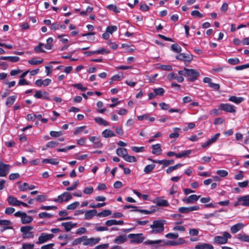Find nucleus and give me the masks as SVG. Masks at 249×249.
Returning <instances> with one entry per match:
<instances>
[{
	"label": "nucleus",
	"mask_w": 249,
	"mask_h": 249,
	"mask_svg": "<svg viewBox=\"0 0 249 249\" xmlns=\"http://www.w3.org/2000/svg\"><path fill=\"white\" fill-rule=\"evenodd\" d=\"M124 78V76L123 73H120L118 74L115 75L113 76L111 78V79L113 81H120Z\"/></svg>",
	"instance_id": "nucleus-55"
},
{
	"label": "nucleus",
	"mask_w": 249,
	"mask_h": 249,
	"mask_svg": "<svg viewBox=\"0 0 249 249\" xmlns=\"http://www.w3.org/2000/svg\"><path fill=\"white\" fill-rule=\"evenodd\" d=\"M176 59L181 61H188L191 60L192 58L189 55L185 53H180L176 56Z\"/></svg>",
	"instance_id": "nucleus-28"
},
{
	"label": "nucleus",
	"mask_w": 249,
	"mask_h": 249,
	"mask_svg": "<svg viewBox=\"0 0 249 249\" xmlns=\"http://www.w3.org/2000/svg\"><path fill=\"white\" fill-rule=\"evenodd\" d=\"M54 237L53 234H48L45 232L41 233L38 238L36 243L38 244H43L48 241L51 240Z\"/></svg>",
	"instance_id": "nucleus-7"
},
{
	"label": "nucleus",
	"mask_w": 249,
	"mask_h": 249,
	"mask_svg": "<svg viewBox=\"0 0 249 249\" xmlns=\"http://www.w3.org/2000/svg\"><path fill=\"white\" fill-rule=\"evenodd\" d=\"M36 188V186L33 185H29L27 183L24 182L19 187V190L22 192L26 191L27 190H32Z\"/></svg>",
	"instance_id": "nucleus-18"
},
{
	"label": "nucleus",
	"mask_w": 249,
	"mask_h": 249,
	"mask_svg": "<svg viewBox=\"0 0 249 249\" xmlns=\"http://www.w3.org/2000/svg\"><path fill=\"white\" fill-rule=\"evenodd\" d=\"M72 198L71 194L68 192H65L58 196L57 198H53V200L56 203H61L63 202H68Z\"/></svg>",
	"instance_id": "nucleus-6"
},
{
	"label": "nucleus",
	"mask_w": 249,
	"mask_h": 249,
	"mask_svg": "<svg viewBox=\"0 0 249 249\" xmlns=\"http://www.w3.org/2000/svg\"><path fill=\"white\" fill-rule=\"evenodd\" d=\"M107 8L110 10L114 11L116 13H119L120 12V9L117 7L114 4H110L107 6Z\"/></svg>",
	"instance_id": "nucleus-42"
},
{
	"label": "nucleus",
	"mask_w": 249,
	"mask_h": 249,
	"mask_svg": "<svg viewBox=\"0 0 249 249\" xmlns=\"http://www.w3.org/2000/svg\"><path fill=\"white\" fill-rule=\"evenodd\" d=\"M200 197V196L192 195L187 197L182 198V201L186 204H194L198 200Z\"/></svg>",
	"instance_id": "nucleus-12"
},
{
	"label": "nucleus",
	"mask_w": 249,
	"mask_h": 249,
	"mask_svg": "<svg viewBox=\"0 0 249 249\" xmlns=\"http://www.w3.org/2000/svg\"><path fill=\"white\" fill-rule=\"evenodd\" d=\"M95 52L96 54H106L109 53V51L105 48H101L97 50H95Z\"/></svg>",
	"instance_id": "nucleus-63"
},
{
	"label": "nucleus",
	"mask_w": 249,
	"mask_h": 249,
	"mask_svg": "<svg viewBox=\"0 0 249 249\" xmlns=\"http://www.w3.org/2000/svg\"><path fill=\"white\" fill-rule=\"evenodd\" d=\"M171 49L175 53H178L181 51V48L177 44L172 45Z\"/></svg>",
	"instance_id": "nucleus-48"
},
{
	"label": "nucleus",
	"mask_w": 249,
	"mask_h": 249,
	"mask_svg": "<svg viewBox=\"0 0 249 249\" xmlns=\"http://www.w3.org/2000/svg\"><path fill=\"white\" fill-rule=\"evenodd\" d=\"M47 94V92L46 91L42 92L41 90H36L34 94V97L37 99H39L41 98L43 95Z\"/></svg>",
	"instance_id": "nucleus-46"
},
{
	"label": "nucleus",
	"mask_w": 249,
	"mask_h": 249,
	"mask_svg": "<svg viewBox=\"0 0 249 249\" xmlns=\"http://www.w3.org/2000/svg\"><path fill=\"white\" fill-rule=\"evenodd\" d=\"M11 166L9 164H5L0 160V177H4L8 174Z\"/></svg>",
	"instance_id": "nucleus-8"
},
{
	"label": "nucleus",
	"mask_w": 249,
	"mask_h": 249,
	"mask_svg": "<svg viewBox=\"0 0 249 249\" xmlns=\"http://www.w3.org/2000/svg\"><path fill=\"white\" fill-rule=\"evenodd\" d=\"M80 203L78 201L74 202L67 206V209L70 210H73L78 207Z\"/></svg>",
	"instance_id": "nucleus-43"
},
{
	"label": "nucleus",
	"mask_w": 249,
	"mask_h": 249,
	"mask_svg": "<svg viewBox=\"0 0 249 249\" xmlns=\"http://www.w3.org/2000/svg\"><path fill=\"white\" fill-rule=\"evenodd\" d=\"M153 148L152 153L155 155H160L161 153L162 150L160 144H156L152 146Z\"/></svg>",
	"instance_id": "nucleus-31"
},
{
	"label": "nucleus",
	"mask_w": 249,
	"mask_h": 249,
	"mask_svg": "<svg viewBox=\"0 0 249 249\" xmlns=\"http://www.w3.org/2000/svg\"><path fill=\"white\" fill-rule=\"evenodd\" d=\"M241 206L249 207V195L240 196Z\"/></svg>",
	"instance_id": "nucleus-26"
},
{
	"label": "nucleus",
	"mask_w": 249,
	"mask_h": 249,
	"mask_svg": "<svg viewBox=\"0 0 249 249\" xmlns=\"http://www.w3.org/2000/svg\"><path fill=\"white\" fill-rule=\"evenodd\" d=\"M89 140L94 144L95 148H100L103 145L100 137L90 136L89 137Z\"/></svg>",
	"instance_id": "nucleus-11"
},
{
	"label": "nucleus",
	"mask_w": 249,
	"mask_h": 249,
	"mask_svg": "<svg viewBox=\"0 0 249 249\" xmlns=\"http://www.w3.org/2000/svg\"><path fill=\"white\" fill-rule=\"evenodd\" d=\"M45 44L39 43L38 45V46H36L35 48V51L36 53H40V52H45V51L43 49V47H44Z\"/></svg>",
	"instance_id": "nucleus-45"
},
{
	"label": "nucleus",
	"mask_w": 249,
	"mask_h": 249,
	"mask_svg": "<svg viewBox=\"0 0 249 249\" xmlns=\"http://www.w3.org/2000/svg\"><path fill=\"white\" fill-rule=\"evenodd\" d=\"M42 162L44 163H51L53 165L57 164L59 162L54 159H45L42 160Z\"/></svg>",
	"instance_id": "nucleus-38"
},
{
	"label": "nucleus",
	"mask_w": 249,
	"mask_h": 249,
	"mask_svg": "<svg viewBox=\"0 0 249 249\" xmlns=\"http://www.w3.org/2000/svg\"><path fill=\"white\" fill-rule=\"evenodd\" d=\"M116 154L120 157L124 159L127 154V151L125 148H118L116 149Z\"/></svg>",
	"instance_id": "nucleus-30"
},
{
	"label": "nucleus",
	"mask_w": 249,
	"mask_h": 249,
	"mask_svg": "<svg viewBox=\"0 0 249 249\" xmlns=\"http://www.w3.org/2000/svg\"><path fill=\"white\" fill-rule=\"evenodd\" d=\"M127 240V238L125 235H120L117 237L114 240V242L116 244H122L125 242Z\"/></svg>",
	"instance_id": "nucleus-33"
},
{
	"label": "nucleus",
	"mask_w": 249,
	"mask_h": 249,
	"mask_svg": "<svg viewBox=\"0 0 249 249\" xmlns=\"http://www.w3.org/2000/svg\"><path fill=\"white\" fill-rule=\"evenodd\" d=\"M232 237L231 234L227 231L222 232V235L215 236L213 239V243L214 244H225L228 240Z\"/></svg>",
	"instance_id": "nucleus-3"
},
{
	"label": "nucleus",
	"mask_w": 249,
	"mask_h": 249,
	"mask_svg": "<svg viewBox=\"0 0 249 249\" xmlns=\"http://www.w3.org/2000/svg\"><path fill=\"white\" fill-rule=\"evenodd\" d=\"M117 30V27L116 26H108L106 28V30L108 33L110 34H112L114 32H116Z\"/></svg>",
	"instance_id": "nucleus-54"
},
{
	"label": "nucleus",
	"mask_w": 249,
	"mask_h": 249,
	"mask_svg": "<svg viewBox=\"0 0 249 249\" xmlns=\"http://www.w3.org/2000/svg\"><path fill=\"white\" fill-rule=\"evenodd\" d=\"M14 216L17 217H20L21 223L23 224L30 223L33 220V218L28 215L25 212L18 211L15 213Z\"/></svg>",
	"instance_id": "nucleus-5"
},
{
	"label": "nucleus",
	"mask_w": 249,
	"mask_h": 249,
	"mask_svg": "<svg viewBox=\"0 0 249 249\" xmlns=\"http://www.w3.org/2000/svg\"><path fill=\"white\" fill-rule=\"evenodd\" d=\"M93 191L94 189L93 187L88 186L84 189L83 193L85 194L90 195L93 193Z\"/></svg>",
	"instance_id": "nucleus-53"
},
{
	"label": "nucleus",
	"mask_w": 249,
	"mask_h": 249,
	"mask_svg": "<svg viewBox=\"0 0 249 249\" xmlns=\"http://www.w3.org/2000/svg\"><path fill=\"white\" fill-rule=\"evenodd\" d=\"M178 212L182 213H190V209L189 207H182L178 209Z\"/></svg>",
	"instance_id": "nucleus-62"
},
{
	"label": "nucleus",
	"mask_w": 249,
	"mask_h": 249,
	"mask_svg": "<svg viewBox=\"0 0 249 249\" xmlns=\"http://www.w3.org/2000/svg\"><path fill=\"white\" fill-rule=\"evenodd\" d=\"M124 159L125 161L129 162H136L137 161V159L135 157L128 155L127 154Z\"/></svg>",
	"instance_id": "nucleus-49"
},
{
	"label": "nucleus",
	"mask_w": 249,
	"mask_h": 249,
	"mask_svg": "<svg viewBox=\"0 0 249 249\" xmlns=\"http://www.w3.org/2000/svg\"><path fill=\"white\" fill-rule=\"evenodd\" d=\"M53 216V214L46 212H42L38 214V217L41 219L50 218Z\"/></svg>",
	"instance_id": "nucleus-39"
},
{
	"label": "nucleus",
	"mask_w": 249,
	"mask_h": 249,
	"mask_svg": "<svg viewBox=\"0 0 249 249\" xmlns=\"http://www.w3.org/2000/svg\"><path fill=\"white\" fill-rule=\"evenodd\" d=\"M153 202L155 203L157 206L160 207H168L169 206V203L168 201L163 198L162 197H158L156 198Z\"/></svg>",
	"instance_id": "nucleus-13"
},
{
	"label": "nucleus",
	"mask_w": 249,
	"mask_h": 249,
	"mask_svg": "<svg viewBox=\"0 0 249 249\" xmlns=\"http://www.w3.org/2000/svg\"><path fill=\"white\" fill-rule=\"evenodd\" d=\"M100 239L99 238H90L85 240L84 243V245L92 246L99 242Z\"/></svg>",
	"instance_id": "nucleus-16"
},
{
	"label": "nucleus",
	"mask_w": 249,
	"mask_h": 249,
	"mask_svg": "<svg viewBox=\"0 0 249 249\" xmlns=\"http://www.w3.org/2000/svg\"><path fill=\"white\" fill-rule=\"evenodd\" d=\"M50 134L52 137L58 138L63 134V132L62 131H51Z\"/></svg>",
	"instance_id": "nucleus-51"
},
{
	"label": "nucleus",
	"mask_w": 249,
	"mask_h": 249,
	"mask_svg": "<svg viewBox=\"0 0 249 249\" xmlns=\"http://www.w3.org/2000/svg\"><path fill=\"white\" fill-rule=\"evenodd\" d=\"M86 127V126H82L76 127L73 132L74 135H76L77 134H81Z\"/></svg>",
	"instance_id": "nucleus-52"
},
{
	"label": "nucleus",
	"mask_w": 249,
	"mask_h": 249,
	"mask_svg": "<svg viewBox=\"0 0 249 249\" xmlns=\"http://www.w3.org/2000/svg\"><path fill=\"white\" fill-rule=\"evenodd\" d=\"M216 173L221 177H226L228 175V172L225 170H218L216 171Z\"/></svg>",
	"instance_id": "nucleus-50"
},
{
	"label": "nucleus",
	"mask_w": 249,
	"mask_h": 249,
	"mask_svg": "<svg viewBox=\"0 0 249 249\" xmlns=\"http://www.w3.org/2000/svg\"><path fill=\"white\" fill-rule=\"evenodd\" d=\"M85 220H89L97 214V211L95 209L90 210L85 212Z\"/></svg>",
	"instance_id": "nucleus-19"
},
{
	"label": "nucleus",
	"mask_w": 249,
	"mask_h": 249,
	"mask_svg": "<svg viewBox=\"0 0 249 249\" xmlns=\"http://www.w3.org/2000/svg\"><path fill=\"white\" fill-rule=\"evenodd\" d=\"M164 221L161 220H155L152 224L150 225L152 229L151 232L154 234H158L162 232L164 229Z\"/></svg>",
	"instance_id": "nucleus-2"
},
{
	"label": "nucleus",
	"mask_w": 249,
	"mask_h": 249,
	"mask_svg": "<svg viewBox=\"0 0 249 249\" xmlns=\"http://www.w3.org/2000/svg\"><path fill=\"white\" fill-rule=\"evenodd\" d=\"M228 62L231 65H236L240 63L239 59L237 58H230L228 59Z\"/></svg>",
	"instance_id": "nucleus-57"
},
{
	"label": "nucleus",
	"mask_w": 249,
	"mask_h": 249,
	"mask_svg": "<svg viewBox=\"0 0 249 249\" xmlns=\"http://www.w3.org/2000/svg\"><path fill=\"white\" fill-rule=\"evenodd\" d=\"M145 243L147 245H152L158 247L162 246L163 245L176 246L177 243L176 241H164L162 240H147Z\"/></svg>",
	"instance_id": "nucleus-4"
},
{
	"label": "nucleus",
	"mask_w": 249,
	"mask_h": 249,
	"mask_svg": "<svg viewBox=\"0 0 249 249\" xmlns=\"http://www.w3.org/2000/svg\"><path fill=\"white\" fill-rule=\"evenodd\" d=\"M178 191V187L176 184H173L170 188L169 189L168 192L169 194L171 196H173L175 195Z\"/></svg>",
	"instance_id": "nucleus-36"
},
{
	"label": "nucleus",
	"mask_w": 249,
	"mask_h": 249,
	"mask_svg": "<svg viewBox=\"0 0 249 249\" xmlns=\"http://www.w3.org/2000/svg\"><path fill=\"white\" fill-rule=\"evenodd\" d=\"M155 167V164H148L145 167L143 171L145 174L151 172Z\"/></svg>",
	"instance_id": "nucleus-40"
},
{
	"label": "nucleus",
	"mask_w": 249,
	"mask_h": 249,
	"mask_svg": "<svg viewBox=\"0 0 249 249\" xmlns=\"http://www.w3.org/2000/svg\"><path fill=\"white\" fill-rule=\"evenodd\" d=\"M124 223L123 220H116L115 219H110L106 221L105 225L107 227H110L113 225H122Z\"/></svg>",
	"instance_id": "nucleus-17"
},
{
	"label": "nucleus",
	"mask_w": 249,
	"mask_h": 249,
	"mask_svg": "<svg viewBox=\"0 0 249 249\" xmlns=\"http://www.w3.org/2000/svg\"><path fill=\"white\" fill-rule=\"evenodd\" d=\"M218 107L220 109L230 113H235L236 110L233 105L229 104H220Z\"/></svg>",
	"instance_id": "nucleus-9"
},
{
	"label": "nucleus",
	"mask_w": 249,
	"mask_h": 249,
	"mask_svg": "<svg viewBox=\"0 0 249 249\" xmlns=\"http://www.w3.org/2000/svg\"><path fill=\"white\" fill-rule=\"evenodd\" d=\"M178 74L183 75V77H187L189 81H194L199 76V72L194 69L184 68L183 70L178 71Z\"/></svg>",
	"instance_id": "nucleus-1"
},
{
	"label": "nucleus",
	"mask_w": 249,
	"mask_h": 249,
	"mask_svg": "<svg viewBox=\"0 0 249 249\" xmlns=\"http://www.w3.org/2000/svg\"><path fill=\"white\" fill-rule=\"evenodd\" d=\"M17 96L16 95H13L9 97L6 100V105L7 106H11L15 102Z\"/></svg>",
	"instance_id": "nucleus-34"
},
{
	"label": "nucleus",
	"mask_w": 249,
	"mask_h": 249,
	"mask_svg": "<svg viewBox=\"0 0 249 249\" xmlns=\"http://www.w3.org/2000/svg\"><path fill=\"white\" fill-rule=\"evenodd\" d=\"M131 148L134 152H136V153L142 152L144 150V147L143 146H142V147L132 146Z\"/></svg>",
	"instance_id": "nucleus-61"
},
{
	"label": "nucleus",
	"mask_w": 249,
	"mask_h": 249,
	"mask_svg": "<svg viewBox=\"0 0 249 249\" xmlns=\"http://www.w3.org/2000/svg\"><path fill=\"white\" fill-rule=\"evenodd\" d=\"M142 234H128V238L130 239L131 242L133 243H141L142 242L143 238Z\"/></svg>",
	"instance_id": "nucleus-10"
},
{
	"label": "nucleus",
	"mask_w": 249,
	"mask_h": 249,
	"mask_svg": "<svg viewBox=\"0 0 249 249\" xmlns=\"http://www.w3.org/2000/svg\"><path fill=\"white\" fill-rule=\"evenodd\" d=\"M111 213H112V212L110 210H104L102 211V212L98 213L97 216H98L99 217H107V216L110 215V214H111Z\"/></svg>",
	"instance_id": "nucleus-35"
},
{
	"label": "nucleus",
	"mask_w": 249,
	"mask_h": 249,
	"mask_svg": "<svg viewBox=\"0 0 249 249\" xmlns=\"http://www.w3.org/2000/svg\"><path fill=\"white\" fill-rule=\"evenodd\" d=\"M53 39L52 37H49L47 39V44L45 45L44 48L47 50H51L53 47Z\"/></svg>",
	"instance_id": "nucleus-37"
},
{
	"label": "nucleus",
	"mask_w": 249,
	"mask_h": 249,
	"mask_svg": "<svg viewBox=\"0 0 249 249\" xmlns=\"http://www.w3.org/2000/svg\"><path fill=\"white\" fill-rule=\"evenodd\" d=\"M167 77L170 81L175 79L179 83H181L184 81L183 75L179 74V75H178V74L173 72L170 73L168 75Z\"/></svg>",
	"instance_id": "nucleus-14"
},
{
	"label": "nucleus",
	"mask_w": 249,
	"mask_h": 249,
	"mask_svg": "<svg viewBox=\"0 0 249 249\" xmlns=\"http://www.w3.org/2000/svg\"><path fill=\"white\" fill-rule=\"evenodd\" d=\"M43 61L42 59L37 60L36 58H33L28 61L29 64L32 65H37L39 64H41Z\"/></svg>",
	"instance_id": "nucleus-47"
},
{
	"label": "nucleus",
	"mask_w": 249,
	"mask_h": 249,
	"mask_svg": "<svg viewBox=\"0 0 249 249\" xmlns=\"http://www.w3.org/2000/svg\"><path fill=\"white\" fill-rule=\"evenodd\" d=\"M245 226V225L244 223L241 222L238 223L231 226L230 228L231 232L233 234H235L242 230Z\"/></svg>",
	"instance_id": "nucleus-15"
},
{
	"label": "nucleus",
	"mask_w": 249,
	"mask_h": 249,
	"mask_svg": "<svg viewBox=\"0 0 249 249\" xmlns=\"http://www.w3.org/2000/svg\"><path fill=\"white\" fill-rule=\"evenodd\" d=\"M33 229L32 226H23L20 228V231L23 233L25 236L29 237L28 235H32V233L30 232V231Z\"/></svg>",
	"instance_id": "nucleus-21"
},
{
	"label": "nucleus",
	"mask_w": 249,
	"mask_h": 249,
	"mask_svg": "<svg viewBox=\"0 0 249 249\" xmlns=\"http://www.w3.org/2000/svg\"><path fill=\"white\" fill-rule=\"evenodd\" d=\"M7 201L9 204L11 205L14 206H20V201L18 200L17 198L12 196H9L7 198Z\"/></svg>",
	"instance_id": "nucleus-20"
},
{
	"label": "nucleus",
	"mask_w": 249,
	"mask_h": 249,
	"mask_svg": "<svg viewBox=\"0 0 249 249\" xmlns=\"http://www.w3.org/2000/svg\"><path fill=\"white\" fill-rule=\"evenodd\" d=\"M159 68L162 70L170 71L172 70V67L169 65H161L159 67Z\"/></svg>",
	"instance_id": "nucleus-64"
},
{
	"label": "nucleus",
	"mask_w": 249,
	"mask_h": 249,
	"mask_svg": "<svg viewBox=\"0 0 249 249\" xmlns=\"http://www.w3.org/2000/svg\"><path fill=\"white\" fill-rule=\"evenodd\" d=\"M165 237L169 239H177L178 237V234L177 233H169L165 235Z\"/></svg>",
	"instance_id": "nucleus-58"
},
{
	"label": "nucleus",
	"mask_w": 249,
	"mask_h": 249,
	"mask_svg": "<svg viewBox=\"0 0 249 249\" xmlns=\"http://www.w3.org/2000/svg\"><path fill=\"white\" fill-rule=\"evenodd\" d=\"M12 223L8 220H0V225L5 226L3 228V230L8 229H12L13 227L11 226Z\"/></svg>",
	"instance_id": "nucleus-24"
},
{
	"label": "nucleus",
	"mask_w": 249,
	"mask_h": 249,
	"mask_svg": "<svg viewBox=\"0 0 249 249\" xmlns=\"http://www.w3.org/2000/svg\"><path fill=\"white\" fill-rule=\"evenodd\" d=\"M196 249H213V246L208 243H201L195 246Z\"/></svg>",
	"instance_id": "nucleus-25"
},
{
	"label": "nucleus",
	"mask_w": 249,
	"mask_h": 249,
	"mask_svg": "<svg viewBox=\"0 0 249 249\" xmlns=\"http://www.w3.org/2000/svg\"><path fill=\"white\" fill-rule=\"evenodd\" d=\"M154 162H155L156 163H158L160 164H162L163 168H164L166 166H167L170 165V162L168 161V160H154Z\"/></svg>",
	"instance_id": "nucleus-44"
},
{
	"label": "nucleus",
	"mask_w": 249,
	"mask_h": 249,
	"mask_svg": "<svg viewBox=\"0 0 249 249\" xmlns=\"http://www.w3.org/2000/svg\"><path fill=\"white\" fill-rule=\"evenodd\" d=\"M94 120L96 123L100 125L105 126H107L109 125V124L106 120H104L101 117H95Z\"/></svg>",
	"instance_id": "nucleus-29"
},
{
	"label": "nucleus",
	"mask_w": 249,
	"mask_h": 249,
	"mask_svg": "<svg viewBox=\"0 0 249 249\" xmlns=\"http://www.w3.org/2000/svg\"><path fill=\"white\" fill-rule=\"evenodd\" d=\"M61 225L64 227L67 231H70L72 228L76 226V223H73L72 222H64L61 224Z\"/></svg>",
	"instance_id": "nucleus-27"
},
{
	"label": "nucleus",
	"mask_w": 249,
	"mask_h": 249,
	"mask_svg": "<svg viewBox=\"0 0 249 249\" xmlns=\"http://www.w3.org/2000/svg\"><path fill=\"white\" fill-rule=\"evenodd\" d=\"M102 136L104 138H108L115 136V134L110 129H106L102 132Z\"/></svg>",
	"instance_id": "nucleus-23"
},
{
	"label": "nucleus",
	"mask_w": 249,
	"mask_h": 249,
	"mask_svg": "<svg viewBox=\"0 0 249 249\" xmlns=\"http://www.w3.org/2000/svg\"><path fill=\"white\" fill-rule=\"evenodd\" d=\"M236 238L240 241L249 243V235L245 233H239L236 235Z\"/></svg>",
	"instance_id": "nucleus-22"
},
{
	"label": "nucleus",
	"mask_w": 249,
	"mask_h": 249,
	"mask_svg": "<svg viewBox=\"0 0 249 249\" xmlns=\"http://www.w3.org/2000/svg\"><path fill=\"white\" fill-rule=\"evenodd\" d=\"M244 100V98L241 97H236L235 96H231L229 99V101L233 102L235 104H238L241 103Z\"/></svg>",
	"instance_id": "nucleus-32"
},
{
	"label": "nucleus",
	"mask_w": 249,
	"mask_h": 249,
	"mask_svg": "<svg viewBox=\"0 0 249 249\" xmlns=\"http://www.w3.org/2000/svg\"><path fill=\"white\" fill-rule=\"evenodd\" d=\"M72 86L82 91H85L87 89V88L86 87H83L81 83L73 84L72 85Z\"/></svg>",
	"instance_id": "nucleus-59"
},
{
	"label": "nucleus",
	"mask_w": 249,
	"mask_h": 249,
	"mask_svg": "<svg viewBox=\"0 0 249 249\" xmlns=\"http://www.w3.org/2000/svg\"><path fill=\"white\" fill-rule=\"evenodd\" d=\"M220 135V133H217L215 134L213 137H212L209 140V141L211 143V144L214 143L218 139Z\"/></svg>",
	"instance_id": "nucleus-56"
},
{
	"label": "nucleus",
	"mask_w": 249,
	"mask_h": 249,
	"mask_svg": "<svg viewBox=\"0 0 249 249\" xmlns=\"http://www.w3.org/2000/svg\"><path fill=\"white\" fill-rule=\"evenodd\" d=\"M153 90L154 92H155L156 96H162L165 92L164 89L162 88L153 89Z\"/></svg>",
	"instance_id": "nucleus-41"
},
{
	"label": "nucleus",
	"mask_w": 249,
	"mask_h": 249,
	"mask_svg": "<svg viewBox=\"0 0 249 249\" xmlns=\"http://www.w3.org/2000/svg\"><path fill=\"white\" fill-rule=\"evenodd\" d=\"M58 144V142L55 141H50L47 143L46 147L48 148H53Z\"/></svg>",
	"instance_id": "nucleus-60"
}]
</instances>
